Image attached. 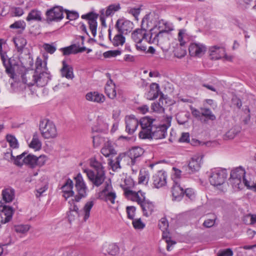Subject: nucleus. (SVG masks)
I'll return each instance as SVG.
<instances>
[{
    "instance_id": "obj_38",
    "label": "nucleus",
    "mask_w": 256,
    "mask_h": 256,
    "mask_svg": "<svg viewBox=\"0 0 256 256\" xmlns=\"http://www.w3.org/2000/svg\"><path fill=\"white\" fill-rule=\"evenodd\" d=\"M122 33H118L116 34L112 40V33H108V36L113 44L115 46L122 45L125 42V38L122 34Z\"/></svg>"
},
{
    "instance_id": "obj_12",
    "label": "nucleus",
    "mask_w": 256,
    "mask_h": 256,
    "mask_svg": "<svg viewBox=\"0 0 256 256\" xmlns=\"http://www.w3.org/2000/svg\"><path fill=\"white\" fill-rule=\"evenodd\" d=\"M64 9L60 6H56L46 12L48 22H58L64 18Z\"/></svg>"
},
{
    "instance_id": "obj_15",
    "label": "nucleus",
    "mask_w": 256,
    "mask_h": 256,
    "mask_svg": "<svg viewBox=\"0 0 256 256\" xmlns=\"http://www.w3.org/2000/svg\"><path fill=\"white\" fill-rule=\"evenodd\" d=\"M14 212V210L10 206H0V226L12 220Z\"/></svg>"
},
{
    "instance_id": "obj_37",
    "label": "nucleus",
    "mask_w": 256,
    "mask_h": 256,
    "mask_svg": "<svg viewBox=\"0 0 256 256\" xmlns=\"http://www.w3.org/2000/svg\"><path fill=\"white\" fill-rule=\"evenodd\" d=\"M160 92V86L158 84L152 83L150 86V90L148 92V95L150 96V100H154L156 98Z\"/></svg>"
},
{
    "instance_id": "obj_11",
    "label": "nucleus",
    "mask_w": 256,
    "mask_h": 256,
    "mask_svg": "<svg viewBox=\"0 0 256 256\" xmlns=\"http://www.w3.org/2000/svg\"><path fill=\"white\" fill-rule=\"evenodd\" d=\"M6 40L4 39L0 38V56L2 64L6 68V73L10 77L14 78V68L11 64L10 59L8 58L6 52H3L2 50V45L4 44Z\"/></svg>"
},
{
    "instance_id": "obj_8",
    "label": "nucleus",
    "mask_w": 256,
    "mask_h": 256,
    "mask_svg": "<svg viewBox=\"0 0 256 256\" xmlns=\"http://www.w3.org/2000/svg\"><path fill=\"white\" fill-rule=\"evenodd\" d=\"M154 119L149 117H144L142 118L139 124H140L142 130L139 133V136L142 138H149L150 137L152 130L154 128L156 124H153L155 122Z\"/></svg>"
},
{
    "instance_id": "obj_14",
    "label": "nucleus",
    "mask_w": 256,
    "mask_h": 256,
    "mask_svg": "<svg viewBox=\"0 0 256 256\" xmlns=\"http://www.w3.org/2000/svg\"><path fill=\"white\" fill-rule=\"evenodd\" d=\"M202 158L203 156L200 154L194 156L192 158L188 165L182 167V170H187L188 168L190 172H188V173L198 171L201 167Z\"/></svg>"
},
{
    "instance_id": "obj_55",
    "label": "nucleus",
    "mask_w": 256,
    "mask_h": 256,
    "mask_svg": "<svg viewBox=\"0 0 256 256\" xmlns=\"http://www.w3.org/2000/svg\"><path fill=\"white\" fill-rule=\"evenodd\" d=\"M178 122L180 124H184L188 122V116L184 113H180L176 116Z\"/></svg>"
},
{
    "instance_id": "obj_56",
    "label": "nucleus",
    "mask_w": 256,
    "mask_h": 256,
    "mask_svg": "<svg viewBox=\"0 0 256 256\" xmlns=\"http://www.w3.org/2000/svg\"><path fill=\"white\" fill-rule=\"evenodd\" d=\"M120 54L121 52L119 50H108L104 52L103 54V56L105 58H109L112 57H115L120 55Z\"/></svg>"
},
{
    "instance_id": "obj_13",
    "label": "nucleus",
    "mask_w": 256,
    "mask_h": 256,
    "mask_svg": "<svg viewBox=\"0 0 256 256\" xmlns=\"http://www.w3.org/2000/svg\"><path fill=\"white\" fill-rule=\"evenodd\" d=\"M156 18L151 14H146L142 18L141 24V30L152 32H156Z\"/></svg>"
},
{
    "instance_id": "obj_45",
    "label": "nucleus",
    "mask_w": 256,
    "mask_h": 256,
    "mask_svg": "<svg viewBox=\"0 0 256 256\" xmlns=\"http://www.w3.org/2000/svg\"><path fill=\"white\" fill-rule=\"evenodd\" d=\"M202 116H204L206 118L211 120H214L216 119L215 115L212 114L211 110L208 108H200Z\"/></svg>"
},
{
    "instance_id": "obj_3",
    "label": "nucleus",
    "mask_w": 256,
    "mask_h": 256,
    "mask_svg": "<svg viewBox=\"0 0 256 256\" xmlns=\"http://www.w3.org/2000/svg\"><path fill=\"white\" fill-rule=\"evenodd\" d=\"M208 174L209 182L212 185L214 186L224 184L228 176L226 170L221 168H212Z\"/></svg>"
},
{
    "instance_id": "obj_54",
    "label": "nucleus",
    "mask_w": 256,
    "mask_h": 256,
    "mask_svg": "<svg viewBox=\"0 0 256 256\" xmlns=\"http://www.w3.org/2000/svg\"><path fill=\"white\" fill-rule=\"evenodd\" d=\"M30 230V226L28 224L18 225L14 227L15 231L18 233L25 234Z\"/></svg>"
},
{
    "instance_id": "obj_47",
    "label": "nucleus",
    "mask_w": 256,
    "mask_h": 256,
    "mask_svg": "<svg viewBox=\"0 0 256 256\" xmlns=\"http://www.w3.org/2000/svg\"><path fill=\"white\" fill-rule=\"evenodd\" d=\"M30 147L33 148L36 150L40 149L42 146V143L38 138L36 134H34L31 142L30 144Z\"/></svg>"
},
{
    "instance_id": "obj_44",
    "label": "nucleus",
    "mask_w": 256,
    "mask_h": 256,
    "mask_svg": "<svg viewBox=\"0 0 256 256\" xmlns=\"http://www.w3.org/2000/svg\"><path fill=\"white\" fill-rule=\"evenodd\" d=\"M124 154H120L118 157L116 158L115 160H110L108 162L109 164L111 166L113 170H116L118 168H120V162L124 160Z\"/></svg>"
},
{
    "instance_id": "obj_48",
    "label": "nucleus",
    "mask_w": 256,
    "mask_h": 256,
    "mask_svg": "<svg viewBox=\"0 0 256 256\" xmlns=\"http://www.w3.org/2000/svg\"><path fill=\"white\" fill-rule=\"evenodd\" d=\"M94 204L93 200L88 201L84 207V220L86 221L89 217L90 214V211Z\"/></svg>"
},
{
    "instance_id": "obj_52",
    "label": "nucleus",
    "mask_w": 256,
    "mask_h": 256,
    "mask_svg": "<svg viewBox=\"0 0 256 256\" xmlns=\"http://www.w3.org/2000/svg\"><path fill=\"white\" fill-rule=\"evenodd\" d=\"M162 238L166 240V242L167 244V250L168 251L170 250L171 246L175 244L176 242L174 241L170 240V238H169L168 236V234L166 232H165L164 231L163 232Z\"/></svg>"
},
{
    "instance_id": "obj_7",
    "label": "nucleus",
    "mask_w": 256,
    "mask_h": 256,
    "mask_svg": "<svg viewBox=\"0 0 256 256\" xmlns=\"http://www.w3.org/2000/svg\"><path fill=\"white\" fill-rule=\"evenodd\" d=\"M40 130L42 136L45 138H54L57 136L55 125L49 120H42L40 124Z\"/></svg>"
},
{
    "instance_id": "obj_29",
    "label": "nucleus",
    "mask_w": 256,
    "mask_h": 256,
    "mask_svg": "<svg viewBox=\"0 0 256 256\" xmlns=\"http://www.w3.org/2000/svg\"><path fill=\"white\" fill-rule=\"evenodd\" d=\"M144 216H150L154 211V204L148 200H146L144 198V200H142L140 204Z\"/></svg>"
},
{
    "instance_id": "obj_4",
    "label": "nucleus",
    "mask_w": 256,
    "mask_h": 256,
    "mask_svg": "<svg viewBox=\"0 0 256 256\" xmlns=\"http://www.w3.org/2000/svg\"><path fill=\"white\" fill-rule=\"evenodd\" d=\"M245 174L244 169L241 166L236 168L231 171L229 182L236 190L243 188L242 180Z\"/></svg>"
},
{
    "instance_id": "obj_58",
    "label": "nucleus",
    "mask_w": 256,
    "mask_h": 256,
    "mask_svg": "<svg viewBox=\"0 0 256 256\" xmlns=\"http://www.w3.org/2000/svg\"><path fill=\"white\" fill-rule=\"evenodd\" d=\"M158 226L162 232L167 230L168 226V224L166 218H162L160 219L158 223Z\"/></svg>"
},
{
    "instance_id": "obj_10",
    "label": "nucleus",
    "mask_w": 256,
    "mask_h": 256,
    "mask_svg": "<svg viewBox=\"0 0 256 256\" xmlns=\"http://www.w3.org/2000/svg\"><path fill=\"white\" fill-rule=\"evenodd\" d=\"M104 188L98 193L99 198L106 202L114 204L116 198V192L112 190L110 183L106 182Z\"/></svg>"
},
{
    "instance_id": "obj_25",
    "label": "nucleus",
    "mask_w": 256,
    "mask_h": 256,
    "mask_svg": "<svg viewBox=\"0 0 256 256\" xmlns=\"http://www.w3.org/2000/svg\"><path fill=\"white\" fill-rule=\"evenodd\" d=\"M96 121V124L92 128L94 132H102L108 130V125L104 116H98Z\"/></svg>"
},
{
    "instance_id": "obj_53",
    "label": "nucleus",
    "mask_w": 256,
    "mask_h": 256,
    "mask_svg": "<svg viewBox=\"0 0 256 256\" xmlns=\"http://www.w3.org/2000/svg\"><path fill=\"white\" fill-rule=\"evenodd\" d=\"M42 60L40 58H37L36 62V70L35 72L34 73L38 74L39 72H42L44 70V68H46V64H44V66L42 67Z\"/></svg>"
},
{
    "instance_id": "obj_50",
    "label": "nucleus",
    "mask_w": 256,
    "mask_h": 256,
    "mask_svg": "<svg viewBox=\"0 0 256 256\" xmlns=\"http://www.w3.org/2000/svg\"><path fill=\"white\" fill-rule=\"evenodd\" d=\"M149 178L148 172L145 170H140L138 177V182L144 183V182H148Z\"/></svg>"
},
{
    "instance_id": "obj_49",
    "label": "nucleus",
    "mask_w": 256,
    "mask_h": 256,
    "mask_svg": "<svg viewBox=\"0 0 256 256\" xmlns=\"http://www.w3.org/2000/svg\"><path fill=\"white\" fill-rule=\"evenodd\" d=\"M6 140L9 143L10 146L13 148H18V142L16 138L10 134H8L6 136Z\"/></svg>"
},
{
    "instance_id": "obj_27",
    "label": "nucleus",
    "mask_w": 256,
    "mask_h": 256,
    "mask_svg": "<svg viewBox=\"0 0 256 256\" xmlns=\"http://www.w3.org/2000/svg\"><path fill=\"white\" fill-rule=\"evenodd\" d=\"M74 183L70 178L66 179V182L62 186L61 190L64 192V196L66 200L68 198L74 195V192L72 190Z\"/></svg>"
},
{
    "instance_id": "obj_17",
    "label": "nucleus",
    "mask_w": 256,
    "mask_h": 256,
    "mask_svg": "<svg viewBox=\"0 0 256 256\" xmlns=\"http://www.w3.org/2000/svg\"><path fill=\"white\" fill-rule=\"evenodd\" d=\"M206 47L204 45L200 43H191L189 46L188 50L191 56L200 57L205 53Z\"/></svg>"
},
{
    "instance_id": "obj_39",
    "label": "nucleus",
    "mask_w": 256,
    "mask_h": 256,
    "mask_svg": "<svg viewBox=\"0 0 256 256\" xmlns=\"http://www.w3.org/2000/svg\"><path fill=\"white\" fill-rule=\"evenodd\" d=\"M26 20L27 21H41L42 20V12L40 10H32L28 14Z\"/></svg>"
},
{
    "instance_id": "obj_18",
    "label": "nucleus",
    "mask_w": 256,
    "mask_h": 256,
    "mask_svg": "<svg viewBox=\"0 0 256 256\" xmlns=\"http://www.w3.org/2000/svg\"><path fill=\"white\" fill-rule=\"evenodd\" d=\"M45 160L44 156H40L38 158L32 154H28L22 159L24 164L30 165L32 167H34L36 165L42 166L44 164Z\"/></svg>"
},
{
    "instance_id": "obj_32",
    "label": "nucleus",
    "mask_w": 256,
    "mask_h": 256,
    "mask_svg": "<svg viewBox=\"0 0 256 256\" xmlns=\"http://www.w3.org/2000/svg\"><path fill=\"white\" fill-rule=\"evenodd\" d=\"M174 184L172 190V196L175 199L180 198L184 195V190L178 181L174 180Z\"/></svg>"
},
{
    "instance_id": "obj_59",
    "label": "nucleus",
    "mask_w": 256,
    "mask_h": 256,
    "mask_svg": "<svg viewBox=\"0 0 256 256\" xmlns=\"http://www.w3.org/2000/svg\"><path fill=\"white\" fill-rule=\"evenodd\" d=\"M126 213L128 218L130 220H133L136 208L134 206H128L126 207Z\"/></svg>"
},
{
    "instance_id": "obj_28",
    "label": "nucleus",
    "mask_w": 256,
    "mask_h": 256,
    "mask_svg": "<svg viewBox=\"0 0 256 256\" xmlns=\"http://www.w3.org/2000/svg\"><path fill=\"white\" fill-rule=\"evenodd\" d=\"M156 28V32H170L174 30L172 24L164 20L157 22Z\"/></svg>"
},
{
    "instance_id": "obj_30",
    "label": "nucleus",
    "mask_w": 256,
    "mask_h": 256,
    "mask_svg": "<svg viewBox=\"0 0 256 256\" xmlns=\"http://www.w3.org/2000/svg\"><path fill=\"white\" fill-rule=\"evenodd\" d=\"M86 100L97 103H102L105 100L104 96L97 92H89L86 96Z\"/></svg>"
},
{
    "instance_id": "obj_42",
    "label": "nucleus",
    "mask_w": 256,
    "mask_h": 256,
    "mask_svg": "<svg viewBox=\"0 0 256 256\" xmlns=\"http://www.w3.org/2000/svg\"><path fill=\"white\" fill-rule=\"evenodd\" d=\"M120 9V6L119 4H110L106 8V10H104V16L106 17L112 16Z\"/></svg>"
},
{
    "instance_id": "obj_31",
    "label": "nucleus",
    "mask_w": 256,
    "mask_h": 256,
    "mask_svg": "<svg viewBox=\"0 0 256 256\" xmlns=\"http://www.w3.org/2000/svg\"><path fill=\"white\" fill-rule=\"evenodd\" d=\"M62 67L61 69V74L63 77L68 79L72 80L74 78L73 68L70 65L67 64L65 60H63Z\"/></svg>"
},
{
    "instance_id": "obj_6",
    "label": "nucleus",
    "mask_w": 256,
    "mask_h": 256,
    "mask_svg": "<svg viewBox=\"0 0 256 256\" xmlns=\"http://www.w3.org/2000/svg\"><path fill=\"white\" fill-rule=\"evenodd\" d=\"M74 179L76 194L72 200V202H79L82 198L86 196L88 188L81 174L78 173Z\"/></svg>"
},
{
    "instance_id": "obj_2",
    "label": "nucleus",
    "mask_w": 256,
    "mask_h": 256,
    "mask_svg": "<svg viewBox=\"0 0 256 256\" xmlns=\"http://www.w3.org/2000/svg\"><path fill=\"white\" fill-rule=\"evenodd\" d=\"M46 68H44V70L39 72L38 74L34 73L32 76V80H28V78H30L28 73H26L22 76V81L24 83L28 84L29 86H33L36 84L37 86L42 87L46 85L48 80L50 79V76L49 73L46 72Z\"/></svg>"
},
{
    "instance_id": "obj_24",
    "label": "nucleus",
    "mask_w": 256,
    "mask_h": 256,
    "mask_svg": "<svg viewBox=\"0 0 256 256\" xmlns=\"http://www.w3.org/2000/svg\"><path fill=\"white\" fill-rule=\"evenodd\" d=\"M209 54L212 60H218L224 54V48L223 46H214L209 48Z\"/></svg>"
},
{
    "instance_id": "obj_41",
    "label": "nucleus",
    "mask_w": 256,
    "mask_h": 256,
    "mask_svg": "<svg viewBox=\"0 0 256 256\" xmlns=\"http://www.w3.org/2000/svg\"><path fill=\"white\" fill-rule=\"evenodd\" d=\"M2 198L6 202H12L14 196V190L10 188H6L2 190Z\"/></svg>"
},
{
    "instance_id": "obj_61",
    "label": "nucleus",
    "mask_w": 256,
    "mask_h": 256,
    "mask_svg": "<svg viewBox=\"0 0 256 256\" xmlns=\"http://www.w3.org/2000/svg\"><path fill=\"white\" fill-rule=\"evenodd\" d=\"M26 24L24 21H17L10 26V28H20L24 30L25 28Z\"/></svg>"
},
{
    "instance_id": "obj_26",
    "label": "nucleus",
    "mask_w": 256,
    "mask_h": 256,
    "mask_svg": "<svg viewBox=\"0 0 256 256\" xmlns=\"http://www.w3.org/2000/svg\"><path fill=\"white\" fill-rule=\"evenodd\" d=\"M107 77L110 78L109 80L106 84L105 86V92L108 97L111 99H114L116 98V95L115 84L113 81L110 79V74H106Z\"/></svg>"
},
{
    "instance_id": "obj_33",
    "label": "nucleus",
    "mask_w": 256,
    "mask_h": 256,
    "mask_svg": "<svg viewBox=\"0 0 256 256\" xmlns=\"http://www.w3.org/2000/svg\"><path fill=\"white\" fill-rule=\"evenodd\" d=\"M152 34V33H132V38L136 44L142 42L143 40L150 42Z\"/></svg>"
},
{
    "instance_id": "obj_51",
    "label": "nucleus",
    "mask_w": 256,
    "mask_h": 256,
    "mask_svg": "<svg viewBox=\"0 0 256 256\" xmlns=\"http://www.w3.org/2000/svg\"><path fill=\"white\" fill-rule=\"evenodd\" d=\"M141 11L140 7L138 8H129L127 10V12L132 14L136 20H138V16Z\"/></svg>"
},
{
    "instance_id": "obj_64",
    "label": "nucleus",
    "mask_w": 256,
    "mask_h": 256,
    "mask_svg": "<svg viewBox=\"0 0 256 256\" xmlns=\"http://www.w3.org/2000/svg\"><path fill=\"white\" fill-rule=\"evenodd\" d=\"M188 198L193 200L195 198V194L192 188H186L184 191V194Z\"/></svg>"
},
{
    "instance_id": "obj_57",
    "label": "nucleus",
    "mask_w": 256,
    "mask_h": 256,
    "mask_svg": "<svg viewBox=\"0 0 256 256\" xmlns=\"http://www.w3.org/2000/svg\"><path fill=\"white\" fill-rule=\"evenodd\" d=\"M64 11L66 14V18L70 20H75L79 16L78 14L76 12L68 10H65Z\"/></svg>"
},
{
    "instance_id": "obj_60",
    "label": "nucleus",
    "mask_w": 256,
    "mask_h": 256,
    "mask_svg": "<svg viewBox=\"0 0 256 256\" xmlns=\"http://www.w3.org/2000/svg\"><path fill=\"white\" fill-rule=\"evenodd\" d=\"M26 154L25 152L16 156V158H14L13 160H14V164L18 166H21L24 164V162L22 161V159L26 157L25 155Z\"/></svg>"
},
{
    "instance_id": "obj_21",
    "label": "nucleus",
    "mask_w": 256,
    "mask_h": 256,
    "mask_svg": "<svg viewBox=\"0 0 256 256\" xmlns=\"http://www.w3.org/2000/svg\"><path fill=\"white\" fill-rule=\"evenodd\" d=\"M126 130L130 134H132L136 130L139 122L134 116L126 117Z\"/></svg>"
},
{
    "instance_id": "obj_35",
    "label": "nucleus",
    "mask_w": 256,
    "mask_h": 256,
    "mask_svg": "<svg viewBox=\"0 0 256 256\" xmlns=\"http://www.w3.org/2000/svg\"><path fill=\"white\" fill-rule=\"evenodd\" d=\"M101 152L106 157L115 155L116 154V152L112 146L109 142H107L104 144V146L101 150Z\"/></svg>"
},
{
    "instance_id": "obj_23",
    "label": "nucleus",
    "mask_w": 256,
    "mask_h": 256,
    "mask_svg": "<svg viewBox=\"0 0 256 256\" xmlns=\"http://www.w3.org/2000/svg\"><path fill=\"white\" fill-rule=\"evenodd\" d=\"M124 194L127 198L138 202V204L144 200L145 197L144 193L141 191H138V192H134L132 190H128L127 188H124Z\"/></svg>"
},
{
    "instance_id": "obj_22",
    "label": "nucleus",
    "mask_w": 256,
    "mask_h": 256,
    "mask_svg": "<svg viewBox=\"0 0 256 256\" xmlns=\"http://www.w3.org/2000/svg\"><path fill=\"white\" fill-rule=\"evenodd\" d=\"M60 50L62 52L64 55L68 56L71 54L82 52L86 50V48L84 46L80 47L79 44H74L68 46L61 48Z\"/></svg>"
},
{
    "instance_id": "obj_34",
    "label": "nucleus",
    "mask_w": 256,
    "mask_h": 256,
    "mask_svg": "<svg viewBox=\"0 0 256 256\" xmlns=\"http://www.w3.org/2000/svg\"><path fill=\"white\" fill-rule=\"evenodd\" d=\"M13 41L15 44L18 52H22L26 44L25 38L22 37L18 33L16 36L13 38Z\"/></svg>"
},
{
    "instance_id": "obj_16",
    "label": "nucleus",
    "mask_w": 256,
    "mask_h": 256,
    "mask_svg": "<svg viewBox=\"0 0 256 256\" xmlns=\"http://www.w3.org/2000/svg\"><path fill=\"white\" fill-rule=\"evenodd\" d=\"M98 14L93 12H89L86 14H82L81 16L82 18L88 20L89 29L91 32H96L98 23L97 19Z\"/></svg>"
},
{
    "instance_id": "obj_5",
    "label": "nucleus",
    "mask_w": 256,
    "mask_h": 256,
    "mask_svg": "<svg viewBox=\"0 0 256 256\" xmlns=\"http://www.w3.org/2000/svg\"><path fill=\"white\" fill-rule=\"evenodd\" d=\"M172 116H164V123L158 126H154V128L152 130V132L150 134V137L154 139H162L166 137V130L171 124Z\"/></svg>"
},
{
    "instance_id": "obj_40",
    "label": "nucleus",
    "mask_w": 256,
    "mask_h": 256,
    "mask_svg": "<svg viewBox=\"0 0 256 256\" xmlns=\"http://www.w3.org/2000/svg\"><path fill=\"white\" fill-rule=\"evenodd\" d=\"M178 39L182 47H185L186 45L192 40V37L188 33H178Z\"/></svg>"
},
{
    "instance_id": "obj_62",
    "label": "nucleus",
    "mask_w": 256,
    "mask_h": 256,
    "mask_svg": "<svg viewBox=\"0 0 256 256\" xmlns=\"http://www.w3.org/2000/svg\"><path fill=\"white\" fill-rule=\"evenodd\" d=\"M132 225L136 229H142L144 227V224L142 222L140 218L134 220Z\"/></svg>"
},
{
    "instance_id": "obj_46",
    "label": "nucleus",
    "mask_w": 256,
    "mask_h": 256,
    "mask_svg": "<svg viewBox=\"0 0 256 256\" xmlns=\"http://www.w3.org/2000/svg\"><path fill=\"white\" fill-rule=\"evenodd\" d=\"M240 132L238 127H233L228 130L224 136V138L226 140L233 139Z\"/></svg>"
},
{
    "instance_id": "obj_1",
    "label": "nucleus",
    "mask_w": 256,
    "mask_h": 256,
    "mask_svg": "<svg viewBox=\"0 0 256 256\" xmlns=\"http://www.w3.org/2000/svg\"><path fill=\"white\" fill-rule=\"evenodd\" d=\"M90 166L94 170V171L86 168L84 169V172L86 174L88 179L92 185L98 187L104 183L106 178L103 163L93 158L90 160Z\"/></svg>"
},
{
    "instance_id": "obj_20",
    "label": "nucleus",
    "mask_w": 256,
    "mask_h": 256,
    "mask_svg": "<svg viewBox=\"0 0 256 256\" xmlns=\"http://www.w3.org/2000/svg\"><path fill=\"white\" fill-rule=\"evenodd\" d=\"M153 184L156 188H160L166 183V174L164 171L160 170L152 176Z\"/></svg>"
},
{
    "instance_id": "obj_9",
    "label": "nucleus",
    "mask_w": 256,
    "mask_h": 256,
    "mask_svg": "<svg viewBox=\"0 0 256 256\" xmlns=\"http://www.w3.org/2000/svg\"><path fill=\"white\" fill-rule=\"evenodd\" d=\"M144 150L140 147H134L130 150L128 154H124V160L128 162V164L134 165L138 158L144 154Z\"/></svg>"
},
{
    "instance_id": "obj_19",
    "label": "nucleus",
    "mask_w": 256,
    "mask_h": 256,
    "mask_svg": "<svg viewBox=\"0 0 256 256\" xmlns=\"http://www.w3.org/2000/svg\"><path fill=\"white\" fill-rule=\"evenodd\" d=\"M118 32H130L134 28V24L124 18L118 20L115 25Z\"/></svg>"
},
{
    "instance_id": "obj_43",
    "label": "nucleus",
    "mask_w": 256,
    "mask_h": 256,
    "mask_svg": "<svg viewBox=\"0 0 256 256\" xmlns=\"http://www.w3.org/2000/svg\"><path fill=\"white\" fill-rule=\"evenodd\" d=\"M163 94L160 96V98L159 99L158 102H154L152 104L151 108L152 110L155 112L158 113H163L164 110V108L163 107Z\"/></svg>"
},
{
    "instance_id": "obj_63",
    "label": "nucleus",
    "mask_w": 256,
    "mask_h": 256,
    "mask_svg": "<svg viewBox=\"0 0 256 256\" xmlns=\"http://www.w3.org/2000/svg\"><path fill=\"white\" fill-rule=\"evenodd\" d=\"M104 9H102L100 11V21L101 22V26L102 29L101 31L104 30V28H106V18H105V16H104Z\"/></svg>"
},
{
    "instance_id": "obj_36",
    "label": "nucleus",
    "mask_w": 256,
    "mask_h": 256,
    "mask_svg": "<svg viewBox=\"0 0 256 256\" xmlns=\"http://www.w3.org/2000/svg\"><path fill=\"white\" fill-rule=\"evenodd\" d=\"M102 251L104 254L107 252L110 255L115 256L118 252V248L114 244H106L104 246Z\"/></svg>"
}]
</instances>
